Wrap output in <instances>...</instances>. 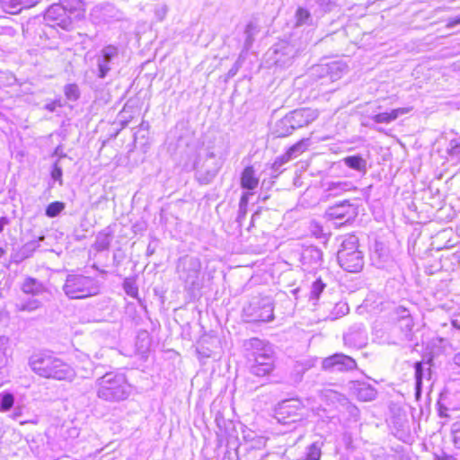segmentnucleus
I'll list each match as a JSON object with an SVG mask.
<instances>
[{"label":"nucleus","mask_w":460,"mask_h":460,"mask_svg":"<svg viewBox=\"0 0 460 460\" xmlns=\"http://www.w3.org/2000/svg\"><path fill=\"white\" fill-rule=\"evenodd\" d=\"M32 371L44 378L72 381L75 371L61 358L49 352L34 353L29 359Z\"/></svg>","instance_id":"obj_1"},{"label":"nucleus","mask_w":460,"mask_h":460,"mask_svg":"<svg viewBox=\"0 0 460 460\" xmlns=\"http://www.w3.org/2000/svg\"><path fill=\"white\" fill-rule=\"evenodd\" d=\"M96 394L107 402H121L130 395L131 385L124 374L108 372L96 380Z\"/></svg>","instance_id":"obj_2"},{"label":"nucleus","mask_w":460,"mask_h":460,"mask_svg":"<svg viewBox=\"0 0 460 460\" xmlns=\"http://www.w3.org/2000/svg\"><path fill=\"white\" fill-rule=\"evenodd\" d=\"M247 357L251 362V373L257 376L269 375L274 367L271 347L258 338H252L244 342Z\"/></svg>","instance_id":"obj_3"},{"label":"nucleus","mask_w":460,"mask_h":460,"mask_svg":"<svg viewBox=\"0 0 460 460\" xmlns=\"http://www.w3.org/2000/svg\"><path fill=\"white\" fill-rule=\"evenodd\" d=\"M62 289L70 299H84L98 295L101 291V284L96 278L69 273Z\"/></svg>","instance_id":"obj_4"},{"label":"nucleus","mask_w":460,"mask_h":460,"mask_svg":"<svg viewBox=\"0 0 460 460\" xmlns=\"http://www.w3.org/2000/svg\"><path fill=\"white\" fill-rule=\"evenodd\" d=\"M201 269L202 263L199 257L184 255L178 259L176 272L187 291L194 293L202 288L203 276Z\"/></svg>","instance_id":"obj_5"},{"label":"nucleus","mask_w":460,"mask_h":460,"mask_svg":"<svg viewBox=\"0 0 460 460\" xmlns=\"http://www.w3.org/2000/svg\"><path fill=\"white\" fill-rule=\"evenodd\" d=\"M340 266L349 272H358L364 266L362 252L358 250V239L350 234L344 238L337 253Z\"/></svg>","instance_id":"obj_6"},{"label":"nucleus","mask_w":460,"mask_h":460,"mask_svg":"<svg viewBox=\"0 0 460 460\" xmlns=\"http://www.w3.org/2000/svg\"><path fill=\"white\" fill-rule=\"evenodd\" d=\"M303 49L304 48L297 46L296 42L280 40L272 46L268 54L276 66L288 67Z\"/></svg>","instance_id":"obj_7"},{"label":"nucleus","mask_w":460,"mask_h":460,"mask_svg":"<svg viewBox=\"0 0 460 460\" xmlns=\"http://www.w3.org/2000/svg\"><path fill=\"white\" fill-rule=\"evenodd\" d=\"M274 306L271 298L261 297L253 299L250 305L244 308V313L250 321L252 322H270L274 319Z\"/></svg>","instance_id":"obj_8"},{"label":"nucleus","mask_w":460,"mask_h":460,"mask_svg":"<svg viewBox=\"0 0 460 460\" xmlns=\"http://www.w3.org/2000/svg\"><path fill=\"white\" fill-rule=\"evenodd\" d=\"M302 411L303 405L299 400H285L276 409V418L283 424L296 422L303 418Z\"/></svg>","instance_id":"obj_9"},{"label":"nucleus","mask_w":460,"mask_h":460,"mask_svg":"<svg viewBox=\"0 0 460 460\" xmlns=\"http://www.w3.org/2000/svg\"><path fill=\"white\" fill-rule=\"evenodd\" d=\"M119 61V49L114 45H108L102 49L96 58L97 76L103 79L112 67Z\"/></svg>","instance_id":"obj_10"},{"label":"nucleus","mask_w":460,"mask_h":460,"mask_svg":"<svg viewBox=\"0 0 460 460\" xmlns=\"http://www.w3.org/2000/svg\"><path fill=\"white\" fill-rule=\"evenodd\" d=\"M325 215L328 219L335 221L334 224L342 226L350 223L355 218L357 212L356 208L346 199L329 207Z\"/></svg>","instance_id":"obj_11"},{"label":"nucleus","mask_w":460,"mask_h":460,"mask_svg":"<svg viewBox=\"0 0 460 460\" xmlns=\"http://www.w3.org/2000/svg\"><path fill=\"white\" fill-rule=\"evenodd\" d=\"M322 368L331 373L346 372L357 368L354 358L343 353H335L322 361Z\"/></svg>","instance_id":"obj_12"},{"label":"nucleus","mask_w":460,"mask_h":460,"mask_svg":"<svg viewBox=\"0 0 460 460\" xmlns=\"http://www.w3.org/2000/svg\"><path fill=\"white\" fill-rule=\"evenodd\" d=\"M397 319L394 331L398 332L399 339L402 341H411L414 337L413 319L406 308L400 307L396 311Z\"/></svg>","instance_id":"obj_13"},{"label":"nucleus","mask_w":460,"mask_h":460,"mask_svg":"<svg viewBox=\"0 0 460 460\" xmlns=\"http://www.w3.org/2000/svg\"><path fill=\"white\" fill-rule=\"evenodd\" d=\"M68 11L58 4H51L45 12L44 20L50 27L58 26L67 30L72 25Z\"/></svg>","instance_id":"obj_14"},{"label":"nucleus","mask_w":460,"mask_h":460,"mask_svg":"<svg viewBox=\"0 0 460 460\" xmlns=\"http://www.w3.org/2000/svg\"><path fill=\"white\" fill-rule=\"evenodd\" d=\"M221 164V162L216 158L213 152L208 153L204 164L196 172L199 182L201 184L210 183L217 175Z\"/></svg>","instance_id":"obj_15"},{"label":"nucleus","mask_w":460,"mask_h":460,"mask_svg":"<svg viewBox=\"0 0 460 460\" xmlns=\"http://www.w3.org/2000/svg\"><path fill=\"white\" fill-rule=\"evenodd\" d=\"M301 263L304 270L313 272L323 264V252L315 246L305 248L301 254Z\"/></svg>","instance_id":"obj_16"},{"label":"nucleus","mask_w":460,"mask_h":460,"mask_svg":"<svg viewBox=\"0 0 460 460\" xmlns=\"http://www.w3.org/2000/svg\"><path fill=\"white\" fill-rule=\"evenodd\" d=\"M288 115L290 118L295 129L307 126L317 118L315 111L310 109L295 110Z\"/></svg>","instance_id":"obj_17"},{"label":"nucleus","mask_w":460,"mask_h":460,"mask_svg":"<svg viewBox=\"0 0 460 460\" xmlns=\"http://www.w3.org/2000/svg\"><path fill=\"white\" fill-rule=\"evenodd\" d=\"M415 370V396L419 399L421 396V387L424 379H429L431 376V370L429 363H423L418 361L414 364Z\"/></svg>","instance_id":"obj_18"},{"label":"nucleus","mask_w":460,"mask_h":460,"mask_svg":"<svg viewBox=\"0 0 460 460\" xmlns=\"http://www.w3.org/2000/svg\"><path fill=\"white\" fill-rule=\"evenodd\" d=\"M40 0H1L2 9L8 13L17 14L23 9L35 6Z\"/></svg>","instance_id":"obj_19"},{"label":"nucleus","mask_w":460,"mask_h":460,"mask_svg":"<svg viewBox=\"0 0 460 460\" xmlns=\"http://www.w3.org/2000/svg\"><path fill=\"white\" fill-rule=\"evenodd\" d=\"M354 394L361 401H372L376 396V390L370 384L366 382L355 381L352 384Z\"/></svg>","instance_id":"obj_20"},{"label":"nucleus","mask_w":460,"mask_h":460,"mask_svg":"<svg viewBox=\"0 0 460 460\" xmlns=\"http://www.w3.org/2000/svg\"><path fill=\"white\" fill-rule=\"evenodd\" d=\"M22 291L31 296H40L47 292V288L44 284L35 278L27 277L24 279L21 286Z\"/></svg>","instance_id":"obj_21"},{"label":"nucleus","mask_w":460,"mask_h":460,"mask_svg":"<svg viewBox=\"0 0 460 460\" xmlns=\"http://www.w3.org/2000/svg\"><path fill=\"white\" fill-rule=\"evenodd\" d=\"M344 342L349 346L361 347L365 343V330L361 324L353 326L349 332L344 334Z\"/></svg>","instance_id":"obj_22"},{"label":"nucleus","mask_w":460,"mask_h":460,"mask_svg":"<svg viewBox=\"0 0 460 460\" xmlns=\"http://www.w3.org/2000/svg\"><path fill=\"white\" fill-rule=\"evenodd\" d=\"M388 248L381 242H376L371 252V260L378 268L384 267V263L389 260Z\"/></svg>","instance_id":"obj_23"},{"label":"nucleus","mask_w":460,"mask_h":460,"mask_svg":"<svg viewBox=\"0 0 460 460\" xmlns=\"http://www.w3.org/2000/svg\"><path fill=\"white\" fill-rule=\"evenodd\" d=\"M411 111V108H398L392 110L390 112H382L371 116V119L376 123L388 124L395 120L399 116L407 114Z\"/></svg>","instance_id":"obj_24"},{"label":"nucleus","mask_w":460,"mask_h":460,"mask_svg":"<svg viewBox=\"0 0 460 460\" xmlns=\"http://www.w3.org/2000/svg\"><path fill=\"white\" fill-rule=\"evenodd\" d=\"M113 239V231L111 227H106L96 235L93 248L97 252L106 251L110 248L111 243Z\"/></svg>","instance_id":"obj_25"},{"label":"nucleus","mask_w":460,"mask_h":460,"mask_svg":"<svg viewBox=\"0 0 460 460\" xmlns=\"http://www.w3.org/2000/svg\"><path fill=\"white\" fill-rule=\"evenodd\" d=\"M258 184L259 178L256 177L253 167H245L241 175V187L248 190H253L258 187Z\"/></svg>","instance_id":"obj_26"},{"label":"nucleus","mask_w":460,"mask_h":460,"mask_svg":"<svg viewBox=\"0 0 460 460\" xmlns=\"http://www.w3.org/2000/svg\"><path fill=\"white\" fill-rule=\"evenodd\" d=\"M295 128L291 123L290 118L287 114L278 120L273 128V134L277 137H286L293 133Z\"/></svg>","instance_id":"obj_27"},{"label":"nucleus","mask_w":460,"mask_h":460,"mask_svg":"<svg viewBox=\"0 0 460 460\" xmlns=\"http://www.w3.org/2000/svg\"><path fill=\"white\" fill-rule=\"evenodd\" d=\"M309 145V138H303L299 140L287 150V152L283 155V159L290 161L291 159L297 157L308 148Z\"/></svg>","instance_id":"obj_28"},{"label":"nucleus","mask_w":460,"mask_h":460,"mask_svg":"<svg viewBox=\"0 0 460 460\" xmlns=\"http://www.w3.org/2000/svg\"><path fill=\"white\" fill-rule=\"evenodd\" d=\"M329 66V81L334 82L348 72V66L343 61H332L328 63Z\"/></svg>","instance_id":"obj_29"},{"label":"nucleus","mask_w":460,"mask_h":460,"mask_svg":"<svg viewBox=\"0 0 460 460\" xmlns=\"http://www.w3.org/2000/svg\"><path fill=\"white\" fill-rule=\"evenodd\" d=\"M355 189L349 181H332L328 183L325 190L328 196L336 197L342 194L345 191Z\"/></svg>","instance_id":"obj_30"},{"label":"nucleus","mask_w":460,"mask_h":460,"mask_svg":"<svg viewBox=\"0 0 460 460\" xmlns=\"http://www.w3.org/2000/svg\"><path fill=\"white\" fill-rule=\"evenodd\" d=\"M344 164L362 173L367 172V161L360 155H349L343 159Z\"/></svg>","instance_id":"obj_31"},{"label":"nucleus","mask_w":460,"mask_h":460,"mask_svg":"<svg viewBox=\"0 0 460 460\" xmlns=\"http://www.w3.org/2000/svg\"><path fill=\"white\" fill-rule=\"evenodd\" d=\"M42 306V302L38 298V296H33L32 298H28L24 300H20L15 305V308L19 312H33Z\"/></svg>","instance_id":"obj_32"},{"label":"nucleus","mask_w":460,"mask_h":460,"mask_svg":"<svg viewBox=\"0 0 460 460\" xmlns=\"http://www.w3.org/2000/svg\"><path fill=\"white\" fill-rule=\"evenodd\" d=\"M349 311V307L346 302L340 301L336 303L330 312V314L326 316V319L334 321L338 318H341L346 315Z\"/></svg>","instance_id":"obj_33"},{"label":"nucleus","mask_w":460,"mask_h":460,"mask_svg":"<svg viewBox=\"0 0 460 460\" xmlns=\"http://www.w3.org/2000/svg\"><path fill=\"white\" fill-rule=\"evenodd\" d=\"M251 195H252V193L244 192V193H243V195L240 199L238 214H237V217H236L237 222H239L240 224L246 217L249 198Z\"/></svg>","instance_id":"obj_34"},{"label":"nucleus","mask_w":460,"mask_h":460,"mask_svg":"<svg viewBox=\"0 0 460 460\" xmlns=\"http://www.w3.org/2000/svg\"><path fill=\"white\" fill-rule=\"evenodd\" d=\"M311 75L317 79L329 80L328 63L314 66L311 69Z\"/></svg>","instance_id":"obj_35"},{"label":"nucleus","mask_w":460,"mask_h":460,"mask_svg":"<svg viewBox=\"0 0 460 460\" xmlns=\"http://www.w3.org/2000/svg\"><path fill=\"white\" fill-rule=\"evenodd\" d=\"M14 403V396L13 394L4 392L0 394V411H9Z\"/></svg>","instance_id":"obj_36"},{"label":"nucleus","mask_w":460,"mask_h":460,"mask_svg":"<svg viewBox=\"0 0 460 460\" xmlns=\"http://www.w3.org/2000/svg\"><path fill=\"white\" fill-rule=\"evenodd\" d=\"M8 348H9V339L5 336H0V370L7 363Z\"/></svg>","instance_id":"obj_37"},{"label":"nucleus","mask_w":460,"mask_h":460,"mask_svg":"<svg viewBox=\"0 0 460 460\" xmlns=\"http://www.w3.org/2000/svg\"><path fill=\"white\" fill-rule=\"evenodd\" d=\"M323 443H319L318 441L314 442L307 447L306 452V460H320L322 451L321 447Z\"/></svg>","instance_id":"obj_38"},{"label":"nucleus","mask_w":460,"mask_h":460,"mask_svg":"<svg viewBox=\"0 0 460 460\" xmlns=\"http://www.w3.org/2000/svg\"><path fill=\"white\" fill-rule=\"evenodd\" d=\"M65 208V204L60 201H54L48 205L45 214L49 217L58 216Z\"/></svg>","instance_id":"obj_39"},{"label":"nucleus","mask_w":460,"mask_h":460,"mask_svg":"<svg viewBox=\"0 0 460 460\" xmlns=\"http://www.w3.org/2000/svg\"><path fill=\"white\" fill-rule=\"evenodd\" d=\"M256 32V26L252 23V22H249L246 27H245V31H244V35H245V40H244V49L246 50H248L252 43H253V36Z\"/></svg>","instance_id":"obj_40"},{"label":"nucleus","mask_w":460,"mask_h":460,"mask_svg":"<svg viewBox=\"0 0 460 460\" xmlns=\"http://www.w3.org/2000/svg\"><path fill=\"white\" fill-rule=\"evenodd\" d=\"M326 285L321 279L314 280L311 287L310 300H318Z\"/></svg>","instance_id":"obj_41"},{"label":"nucleus","mask_w":460,"mask_h":460,"mask_svg":"<svg viewBox=\"0 0 460 460\" xmlns=\"http://www.w3.org/2000/svg\"><path fill=\"white\" fill-rule=\"evenodd\" d=\"M447 154L452 159L460 160V137L449 142Z\"/></svg>","instance_id":"obj_42"},{"label":"nucleus","mask_w":460,"mask_h":460,"mask_svg":"<svg viewBox=\"0 0 460 460\" xmlns=\"http://www.w3.org/2000/svg\"><path fill=\"white\" fill-rule=\"evenodd\" d=\"M63 8L67 10L69 13H74L80 10L83 6L82 0H59V3Z\"/></svg>","instance_id":"obj_43"},{"label":"nucleus","mask_w":460,"mask_h":460,"mask_svg":"<svg viewBox=\"0 0 460 460\" xmlns=\"http://www.w3.org/2000/svg\"><path fill=\"white\" fill-rule=\"evenodd\" d=\"M123 288L126 294L131 297H137L138 288L132 279H126L123 282Z\"/></svg>","instance_id":"obj_44"},{"label":"nucleus","mask_w":460,"mask_h":460,"mask_svg":"<svg viewBox=\"0 0 460 460\" xmlns=\"http://www.w3.org/2000/svg\"><path fill=\"white\" fill-rule=\"evenodd\" d=\"M451 436L455 447L460 449V420L451 425Z\"/></svg>","instance_id":"obj_45"},{"label":"nucleus","mask_w":460,"mask_h":460,"mask_svg":"<svg viewBox=\"0 0 460 460\" xmlns=\"http://www.w3.org/2000/svg\"><path fill=\"white\" fill-rule=\"evenodd\" d=\"M296 25L297 26H302V25H305V24H307L311 16H310V13L304 9V8H298L296 13Z\"/></svg>","instance_id":"obj_46"},{"label":"nucleus","mask_w":460,"mask_h":460,"mask_svg":"<svg viewBox=\"0 0 460 460\" xmlns=\"http://www.w3.org/2000/svg\"><path fill=\"white\" fill-rule=\"evenodd\" d=\"M169 7L165 4H157L155 5L154 13L157 21L162 22L166 17Z\"/></svg>","instance_id":"obj_47"},{"label":"nucleus","mask_w":460,"mask_h":460,"mask_svg":"<svg viewBox=\"0 0 460 460\" xmlns=\"http://www.w3.org/2000/svg\"><path fill=\"white\" fill-rule=\"evenodd\" d=\"M65 94L68 100L75 101L79 98V89L76 84H67L65 87Z\"/></svg>","instance_id":"obj_48"},{"label":"nucleus","mask_w":460,"mask_h":460,"mask_svg":"<svg viewBox=\"0 0 460 460\" xmlns=\"http://www.w3.org/2000/svg\"><path fill=\"white\" fill-rule=\"evenodd\" d=\"M62 175L63 171L60 165L59 160H57L53 164V168L51 171V177L54 181H59V184H62Z\"/></svg>","instance_id":"obj_49"},{"label":"nucleus","mask_w":460,"mask_h":460,"mask_svg":"<svg viewBox=\"0 0 460 460\" xmlns=\"http://www.w3.org/2000/svg\"><path fill=\"white\" fill-rule=\"evenodd\" d=\"M319 4L324 12H330L337 5V0H319Z\"/></svg>","instance_id":"obj_50"},{"label":"nucleus","mask_w":460,"mask_h":460,"mask_svg":"<svg viewBox=\"0 0 460 460\" xmlns=\"http://www.w3.org/2000/svg\"><path fill=\"white\" fill-rule=\"evenodd\" d=\"M311 232L316 238H322L323 236V227L317 223L311 224Z\"/></svg>","instance_id":"obj_51"},{"label":"nucleus","mask_w":460,"mask_h":460,"mask_svg":"<svg viewBox=\"0 0 460 460\" xmlns=\"http://www.w3.org/2000/svg\"><path fill=\"white\" fill-rule=\"evenodd\" d=\"M288 161H289V160H286V159L284 160V159H283V155H282L281 156L278 157V158L274 161V163L272 164V169H273V170H275V171H278V170H279V169H280V167H281L284 164L288 163Z\"/></svg>","instance_id":"obj_52"},{"label":"nucleus","mask_w":460,"mask_h":460,"mask_svg":"<svg viewBox=\"0 0 460 460\" xmlns=\"http://www.w3.org/2000/svg\"><path fill=\"white\" fill-rule=\"evenodd\" d=\"M460 24V16L456 18H451L448 20L447 27V28H454L456 25Z\"/></svg>","instance_id":"obj_53"},{"label":"nucleus","mask_w":460,"mask_h":460,"mask_svg":"<svg viewBox=\"0 0 460 460\" xmlns=\"http://www.w3.org/2000/svg\"><path fill=\"white\" fill-rule=\"evenodd\" d=\"M53 155H57V156H58V160H59V161L61 160V158H63V157H66V155L63 154L61 146H58V147L55 149V151H54V153H53Z\"/></svg>","instance_id":"obj_54"},{"label":"nucleus","mask_w":460,"mask_h":460,"mask_svg":"<svg viewBox=\"0 0 460 460\" xmlns=\"http://www.w3.org/2000/svg\"><path fill=\"white\" fill-rule=\"evenodd\" d=\"M9 219L6 217H0V233L4 230V227L9 224Z\"/></svg>","instance_id":"obj_55"},{"label":"nucleus","mask_w":460,"mask_h":460,"mask_svg":"<svg viewBox=\"0 0 460 460\" xmlns=\"http://www.w3.org/2000/svg\"><path fill=\"white\" fill-rule=\"evenodd\" d=\"M453 363L460 367V352L456 353L453 357Z\"/></svg>","instance_id":"obj_56"},{"label":"nucleus","mask_w":460,"mask_h":460,"mask_svg":"<svg viewBox=\"0 0 460 460\" xmlns=\"http://www.w3.org/2000/svg\"><path fill=\"white\" fill-rule=\"evenodd\" d=\"M435 460H455L451 456H437Z\"/></svg>","instance_id":"obj_57"},{"label":"nucleus","mask_w":460,"mask_h":460,"mask_svg":"<svg viewBox=\"0 0 460 460\" xmlns=\"http://www.w3.org/2000/svg\"><path fill=\"white\" fill-rule=\"evenodd\" d=\"M55 108H56V104L54 102L49 103L46 105V109L49 110V111H54Z\"/></svg>","instance_id":"obj_58"},{"label":"nucleus","mask_w":460,"mask_h":460,"mask_svg":"<svg viewBox=\"0 0 460 460\" xmlns=\"http://www.w3.org/2000/svg\"><path fill=\"white\" fill-rule=\"evenodd\" d=\"M452 326L456 329L460 330V322L458 320H453Z\"/></svg>","instance_id":"obj_59"},{"label":"nucleus","mask_w":460,"mask_h":460,"mask_svg":"<svg viewBox=\"0 0 460 460\" xmlns=\"http://www.w3.org/2000/svg\"><path fill=\"white\" fill-rule=\"evenodd\" d=\"M236 73V70H234L233 68L229 71L230 75H234Z\"/></svg>","instance_id":"obj_60"},{"label":"nucleus","mask_w":460,"mask_h":460,"mask_svg":"<svg viewBox=\"0 0 460 460\" xmlns=\"http://www.w3.org/2000/svg\"><path fill=\"white\" fill-rule=\"evenodd\" d=\"M3 253H4V251L0 248V257L2 256Z\"/></svg>","instance_id":"obj_61"}]
</instances>
